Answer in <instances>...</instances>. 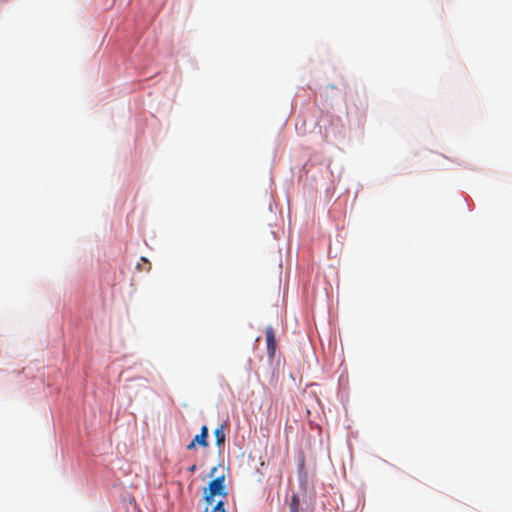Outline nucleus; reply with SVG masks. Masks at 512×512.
<instances>
[{
	"mask_svg": "<svg viewBox=\"0 0 512 512\" xmlns=\"http://www.w3.org/2000/svg\"><path fill=\"white\" fill-rule=\"evenodd\" d=\"M224 482V475L217 476L209 483L208 488H205L204 498L208 505H212L215 496H227V490Z\"/></svg>",
	"mask_w": 512,
	"mask_h": 512,
	"instance_id": "f257e3e1",
	"label": "nucleus"
},
{
	"mask_svg": "<svg viewBox=\"0 0 512 512\" xmlns=\"http://www.w3.org/2000/svg\"><path fill=\"white\" fill-rule=\"evenodd\" d=\"M208 438V428L206 425L201 427L200 434L196 435L193 440L187 445L188 450H192L196 445H200L203 448H207L209 443L207 441Z\"/></svg>",
	"mask_w": 512,
	"mask_h": 512,
	"instance_id": "f03ea898",
	"label": "nucleus"
},
{
	"mask_svg": "<svg viewBox=\"0 0 512 512\" xmlns=\"http://www.w3.org/2000/svg\"><path fill=\"white\" fill-rule=\"evenodd\" d=\"M266 342H267V353L270 358L274 357L276 351V338L274 329L269 326L265 330Z\"/></svg>",
	"mask_w": 512,
	"mask_h": 512,
	"instance_id": "7ed1b4c3",
	"label": "nucleus"
},
{
	"mask_svg": "<svg viewBox=\"0 0 512 512\" xmlns=\"http://www.w3.org/2000/svg\"><path fill=\"white\" fill-rule=\"evenodd\" d=\"M214 436L216 440V445L218 447L223 446L226 439L225 425H220L218 428H216L214 431Z\"/></svg>",
	"mask_w": 512,
	"mask_h": 512,
	"instance_id": "20e7f679",
	"label": "nucleus"
},
{
	"mask_svg": "<svg viewBox=\"0 0 512 512\" xmlns=\"http://www.w3.org/2000/svg\"><path fill=\"white\" fill-rule=\"evenodd\" d=\"M289 511L290 512H300V498L298 494L294 493L291 496L289 502Z\"/></svg>",
	"mask_w": 512,
	"mask_h": 512,
	"instance_id": "39448f33",
	"label": "nucleus"
},
{
	"mask_svg": "<svg viewBox=\"0 0 512 512\" xmlns=\"http://www.w3.org/2000/svg\"><path fill=\"white\" fill-rule=\"evenodd\" d=\"M211 512H226L224 509V503L222 501H219L211 510Z\"/></svg>",
	"mask_w": 512,
	"mask_h": 512,
	"instance_id": "423d86ee",
	"label": "nucleus"
},
{
	"mask_svg": "<svg viewBox=\"0 0 512 512\" xmlns=\"http://www.w3.org/2000/svg\"><path fill=\"white\" fill-rule=\"evenodd\" d=\"M188 471H189L190 473H194V472L196 471V465H195V464L191 465V466L188 468Z\"/></svg>",
	"mask_w": 512,
	"mask_h": 512,
	"instance_id": "0eeeda50",
	"label": "nucleus"
},
{
	"mask_svg": "<svg viewBox=\"0 0 512 512\" xmlns=\"http://www.w3.org/2000/svg\"><path fill=\"white\" fill-rule=\"evenodd\" d=\"M217 471V467H213L210 471V476H214L215 472Z\"/></svg>",
	"mask_w": 512,
	"mask_h": 512,
	"instance_id": "6e6552de",
	"label": "nucleus"
},
{
	"mask_svg": "<svg viewBox=\"0 0 512 512\" xmlns=\"http://www.w3.org/2000/svg\"><path fill=\"white\" fill-rule=\"evenodd\" d=\"M204 512H208V508H206V509L204 510Z\"/></svg>",
	"mask_w": 512,
	"mask_h": 512,
	"instance_id": "1a4fd4ad",
	"label": "nucleus"
}]
</instances>
